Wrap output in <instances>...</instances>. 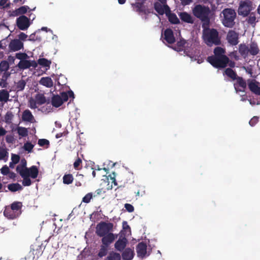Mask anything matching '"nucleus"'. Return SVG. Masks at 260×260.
I'll list each match as a JSON object with an SVG mask.
<instances>
[{
	"instance_id": "f257e3e1",
	"label": "nucleus",
	"mask_w": 260,
	"mask_h": 260,
	"mask_svg": "<svg viewBox=\"0 0 260 260\" xmlns=\"http://www.w3.org/2000/svg\"><path fill=\"white\" fill-rule=\"evenodd\" d=\"M192 11L193 15L204 24L209 23L211 10L208 6L198 4L195 5Z\"/></svg>"
},
{
	"instance_id": "f03ea898",
	"label": "nucleus",
	"mask_w": 260,
	"mask_h": 260,
	"mask_svg": "<svg viewBox=\"0 0 260 260\" xmlns=\"http://www.w3.org/2000/svg\"><path fill=\"white\" fill-rule=\"evenodd\" d=\"M203 39L208 46L219 45L221 44L220 37L218 31L214 28H208L203 30Z\"/></svg>"
},
{
	"instance_id": "7ed1b4c3",
	"label": "nucleus",
	"mask_w": 260,
	"mask_h": 260,
	"mask_svg": "<svg viewBox=\"0 0 260 260\" xmlns=\"http://www.w3.org/2000/svg\"><path fill=\"white\" fill-rule=\"evenodd\" d=\"M221 22L223 26L232 28L235 25V19L237 14L235 10L232 8H225L222 12Z\"/></svg>"
},
{
	"instance_id": "20e7f679",
	"label": "nucleus",
	"mask_w": 260,
	"mask_h": 260,
	"mask_svg": "<svg viewBox=\"0 0 260 260\" xmlns=\"http://www.w3.org/2000/svg\"><path fill=\"white\" fill-rule=\"evenodd\" d=\"M207 60L213 67L223 69L228 66L229 58L228 56H208Z\"/></svg>"
},
{
	"instance_id": "39448f33",
	"label": "nucleus",
	"mask_w": 260,
	"mask_h": 260,
	"mask_svg": "<svg viewBox=\"0 0 260 260\" xmlns=\"http://www.w3.org/2000/svg\"><path fill=\"white\" fill-rule=\"evenodd\" d=\"M193 43L192 40H185L183 38L180 39L177 42V44L173 47L175 50L180 52L184 51L187 55L191 57L190 53V48L192 46Z\"/></svg>"
},
{
	"instance_id": "423d86ee",
	"label": "nucleus",
	"mask_w": 260,
	"mask_h": 260,
	"mask_svg": "<svg viewBox=\"0 0 260 260\" xmlns=\"http://www.w3.org/2000/svg\"><path fill=\"white\" fill-rule=\"evenodd\" d=\"M253 3L250 0L242 1L239 3L238 14L243 17L248 16L253 10Z\"/></svg>"
},
{
	"instance_id": "0eeeda50",
	"label": "nucleus",
	"mask_w": 260,
	"mask_h": 260,
	"mask_svg": "<svg viewBox=\"0 0 260 260\" xmlns=\"http://www.w3.org/2000/svg\"><path fill=\"white\" fill-rule=\"evenodd\" d=\"M113 228V224L112 223L102 221L97 224L95 233L98 236L101 237L108 233H112Z\"/></svg>"
},
{
	"instance_id": "6e6552de",
	"label": "nucleus",
	"mask_w": 260,
	"mask_h": 260,
	"mask_svg": "<svg viewBox=\"0 0 260 260\" xmlns=\"http://www.w3.org/2000/svg\"><path fill=\"white\" fill-rule=\"evenodd\" d=\"M30 24V18L25 15L20 16L16 19V25L20 30H25L27 29Z\"/></svg>"
},
{
	"instance_id": "1a4fd4ad",
	"label": "nucleus",
	"mask_w": 260,
	"mask_h": 260,
	"mask_svg": "<svg viewBox=\"0 0 260 260\" xmlns=\"http://www.w3.org/2000/svg\"><path fill=\"white\" fill-rule=\"evenodd\" d=\"M127 243L128 240L125 237L123 231H121L120 232V236L118 240L115 243V248L116 250L121 252L125 248Z\"/></svg>"
},
{
	"instance_id": "9d476101",
	"label": "nucleus",
	"mask_w": 260,
	"mask_h": 260,
	"mask_svg": "<svg viewBox=\"0 0 260 260\" xmlns=\"http://www.w3.org/2000/svg\"><path fill=\"white\" fill-rule=\"evenodd\" d=\"M101 237L102 244L110 247V245L117 238L118 235L110 233Z\"/></svg>"
},
{
	"instance_id": "9b49d317",
	"label": "nucleus",
	"mask_w": 260,
	"mask_h": 260,
	"mask_svg": "<svg viewBox=\"0 0 260 260\" xmlns=\"http://www.w3.org/2000/svg\"><path fill=\"white\" fill-rule=\"evenodd\" d=\"M238 36V34L235 30H230L228 31L226 35V40L230 45L235 46L239 43Z\"/></svg>"
},
{
	"instance_id": "f8f14e48",
	"label": "nucleus",
	"mask_w": 260,
	"mask_h": 260,
	"mask_svg": "<svg viewBox=\"0 0 260 260\" xmlns=\"http://www.w3.org/2000/svg\"><path fill=\"white\" fill-rule=\"evenodd\" d=\"M236 82L234 83V88L237 92H243L247 86L246 81L242 77L238 76L236 79Z\"/></svg>"
},
{
	"instance_id": "ddd939ff",
	"label": "nucleus",
	"mask_w": 260,
	"mask_h": 260,
	"mask_svg": "<svg viewBox=\"0 0 260 260\" xmlns=\"http://www.w3.org/2000/svg\"><path fill=\"white\" fill-rule=\"evenodd\" d=\"M154 9L157 13L160 15H162L165 13L168 14L170 13V7L168 5H164L159 2L154 3Z\"/></svg>"
},
{
	"instance_id": "4468645a",
	"label": "nucleus",
	"mask_w": 260,
	"mask_h": 260,
	"mask_svg": "<svg viewBox=\"0 0 260 260\" xmlns=\"http://www.w3.org/2000/svg\"><path fill=\"white\" fill-rule=\"evenodd\" d=\"M23 48V43L18 39L11 40L9 45V48L11 51L15 52L19 51Z\"/></svg>"
},
{
	"instance_id": "2eb2a0df",
	"label": "nucleus",
	"mask_w": 260,
	"mask_h": 260,
	"mask_svg": "<svg viewBox=\"0 0 260 260\" xmlns=\"http://www.w3.org/2000/svg\"><path fill=\"white\" fill-rule=\"evenodd\" d=\"M248 86L249 90L253 93L257 95L260 94V87L258 82L255 80H248Z\"/></svg>"
},
{
	"instance_id": "dca6fc26",
	"label": "nucleus",
	"mask_w": 260,
	"mask_h": 260,
	"mask_svg": "<svg viewBox=\"0 0 260 260\" xmlns=\"http://www.w3.org/2000/svg\"><path fill=\"white\" fill-rule=\"evenodd\" d=\"M164 35V39L168 43L172 44L175 42L174 32L171 28H167L165 30Z\"/></svg>"
},
{
	"instance_id": "f3484780",
	"label": "nucleus",
	"mask_w": 260,
	"mask_h": 260,
	"mask_svg": "<svg viewBox=\"0 0 260 260\" xmlns=\"http://www.w3.org/2000/svg\"><path fill=\"white\" fill-rule=\"evenodd\" d=\"M180 19L183 22L193 24L194 22V19L191 15L186 12H182L179 13Z\"/></svg>"
},
{
	"instance_id": "a211bd4d",
	"label": "nucleus",
	"mask_w": 260,
	"mask_h": 260,
	"mask_svg": "<svg viewBox=\"0 0 260 260\" xmlns=\"http://www.w3.org/2000/svg\"><path fill=\"white\" fill-rule=\"evenodd\" d=\"M136 250L138 256H144L147 252V245L145 243L141 242L137 245Z\"/></svg>"
},
{
	"instance_id": "6ab92c4d",
	"label": "nucleus",
	"mask_w": 260,
	"mask_h": 260,
	"mask_svg": "<svg viewBox=\"0 0 260 260\" xmlns=\"http://www.w3.org/2000/svg\"><path fill=\"white\" fill-rule=\"evenodd\" d=\"M4 215L6 217L10 219L16 218L20 215L11 208H6L4 211Z\"/></svg>"
},
{
	"instance_id": "aec40b11",
	"label": "nucleus",
	"mask_w": 260,
	"mask_h": 260,
	"mask_svg": "<svg viewBox=\"0 0 260 260\" xmlns=\"http://www.w3.org/2000/svg\"><path fill=\"white\" fill-rule=\"evenodd\" d=\"M30 253H31L34 255L33 258H35V256L38 257L43 253L42 246L41 245H31L30 247Z\"/></svg>"
},
{
	"instance_id": "412c9836",
	"label": "nucleus",
	"mask_w": 260,
	"mask_h": 260,
	"mask_svg": "<svg viewBox=\"0 0 260 260\" xmlns=\"http://www.w3.org/2000/svg\"><path fill=\"white\" fill-rule=\"evenodd\" d=\"M26 170L29 174V177H31L33 179H35L38 177L39 170L37 166H32L29 168H26L23 172L26 171Z\"/></svg>"
},
{
	"instance_id": "4be33fe9",
	"label": "nucleus",
	"mask_w": 260,
	"mask_h": 260,
	"mask_svg": "<svg viewBox=\"0 0 260 260\" xmlns=\"http://www.w3.org/2000/svg\"><path fill=\"white\" fill-rule=\"evenodd\" d=\"M39 83L48 88H50L53 85V80L49 77L41 78L39 81Z\"/></svg>"
},
{
	"instance_id": "5701e85b",
	"label": "nucleus",
	"mask_w": 260,
	"mask_h": 260,
	"mask_svg": "<svg viewBox=\"0 0 260 260\" xmlns=\"http://www.w3.org/2000/svg\"><path fill=\"white\" fill-rule=\"evenodd\" d=\"M21 177L23 179L22 181V184L24 186H30L31 184V181L29 177V174L26 171L21 172V173H19Z\"/></svg>"
},
{
	"instance_id": "b1692460",
	"label": "nucleus",
	"mask_w": 260,
	"mask_h": 260,
	"mask_svg": "<svg viewBox=\"0 0 260 260\" xmlns=\"http://www.w3.org/2000/svg\"><path fill=\"white\" fill-rule=\"evenodd\" d=\"M110 247L101 244L99 247V250L97 254L98 257L102 258L107 255Z\"/></svg>"
},
{
	"instance_id": "393cba45",
	"label": "nucleus",
	"mask_w": 260,
	"mask_h": 260,
	"mask_svg": "<svg viewBox=\"0 0 260 260\" xmlns=\"http://www.w3.org/2000/svg\"><path fill=\"white\" fill-rule=\"evenodd\" d=\"M62 104L61 97H60V95L58 94L53 95L51 98V104L54 107H59L62 105Z\"/></svg>"
},
{
	"instance_id": "a878e982",
	"label": "nucleus",
	"mask_w": 260,
	"mask_h": 260,
	"mask_svg": "<svg viewBox=\"0 0 260 260\" xmlns=\"http://www.w3.org/2000/svg\"><path fill=\"white\" fill-rule=\"evenodd\" d=\"M239 52L240 55L244 58H246L248 57V46L245 44H241L239 45Z\"/></svg>"
},
{
	"instance_id": "bb28decb",
	"label": "nucleus",
	"mask_w": 260,
	"mask_h": 260,
	"mask_svg": "<svg viewBox=\"0 0 260 260\" xmlns=\"http://www.w3.org/2000/svg\"><path fill=\"white\" fill-rule=\"evenodd\" d=\"M123 251L122 256L124 260H131L133 258L134 252L131 248H125Z\"/></svg>"
},
{
	"instance_id": "cd10ccee",
	"label": "nucleus",
	"mask_w": 260,
	"mask_h": 260,
	"mask_svg": "<svg viewBox=\"0 0 260 260\" xmlns=\"http://www.w3.org/2000/svg\"><path fill=\"white\" fill-rule=\"evenodd\" d=\"M223 75H226L233 80H235L238 76L237 73L231 68H226L223 72Z\"/></svg>"
},
{
	"instance_id": "c85d7f7f",
	"label": "nucleus",
	"mask_w": 260,
	"mask_h": 260,
	"mask_svg": "<svg viewBox=\"0 0 260 260\" xmlns=\"http://www.w3.org/2000/svg\"><path fill=\"white\" fill-rule=\"evenodd\" d=\"M248 52L251 55L255 56L259 53L257 44L255 42H251L248 47Z\"/></svg>"
},
{
	"instance_id": "c756f323",
	"label": "nucleus",
	"mask_w": 260,
	"mask_h": 260,
	"mask_svg": "<svg viewBox=\"0 0 260 260\" xmlns=\"http://www.w3.org/2000/svg\"><path fill=\"white\" fill-rule=\"evenodd\" d=\"M22 119L24 121L31 122L34 119V116L29 110H25L22 115Z\"/></svg>"
},
{
	"instance_id": "7c9ffc66",
	"label": "nucleus",
	"mask_w": 260,
	"mask_h": 260,
	"mask_svg": "<svg viewBox=\"0 0 260 260\" xmlns=\"http://www.w3.org/2000/svg\"><path fill=\"white\" fill-rule=\"evenodd\" d=\"M166 15L168 16L169 22L172 24H177L179 23V19L178 18V17H177L175 13H172L171 12L170 9V13Z\"/></svg>"
},
{
	"instance_id": "2f4dec72",
	"label": "nucleus",
	"mask_w": 260,
	"mask_h": 260,
	"mask_svg": "<svg viewBox=\"0 0 260 260\" xmlns=\"http://www.w3.org/2000/svg\"><path fill=\"white\" fill-rule=\"evenodd\" d=\"M9 92L6 89L0 90V102H7L9 101Z\"/></svg>"
},
{
	"instance_id": "473e14b6",
	"label": "nucleus",
	"mask_w": 260,
	"mask_h": 260,
	"mask_svg": "<svg viewBox=\"0 0 260 260\" xmlns=\"http://www.w3.org/2000/svg\"><path fill=\"white\" fill-rule=\"evenodd\" d=\"M29 9V7L27 6H21L15 10L14 12V15H24V14H25Z\"/></svg>"
},
{
	"instance_id": "72a5a7b5",
	"label": "nucleus",
	"mask_w": 260,
	"mask_h": 260,
	"mask_svg": "<svg viewBox=\"0 0 260 260\" xmlns=\"http://www.w3.org/2000/svg\"><path fill=\"white\" fill-rule=\"evenodd\" d=\"M22 207V204L20 202H14L11 205V208L14 211L20 215L21 209Z\"/></svg>"
},
{
	"instance_id": "f704fd0d",
	"label": "nucleus",
	"mask_w": 260,
	"mask_h": 260,
	"mask_svg": "<svg viewBox=\"0 0 260 260\" xmlns=\"http://www.w3.org/2000/svg\"><path fill=\"white\" fill-rule=\"evenodd\" d=\"M246 21L248 24H251L253 26H254L256 22H257L256 20V15L254 12L250 13L246 19Z\"/></svg>"
},
{
	"instance_id": "c9c22d12",
	"label": "nucleus",
	"mask_w": 260,
	"mask_h": 260,
	"mask_svg": "<svg viewBox=\"0 0 260 260\" xmlns=\"http://www.w3.org/2000/svg\"><path fill=\"white\" fill-rule=\"evenodd\" d=\"M7 187L8 189L12 192H15L23 189L22 186L18 183L9 184Z\"/></svg>"
},
{
	"instance_id": "e433bc0d",
	"label": "nucleus",
	"mask_w": 260,
	"mask_h": 260,
	"mask_svg": "<svg viewBox=\"0 0 260 260\" xmlns=\"http://www.w3.org/2000/svg\"><path fill=\"white\" fill-rule=\"evenodd\" d=\"M121 256L118 253L111 252L104 260H120Z\"/></svg>"
},
{
	"instance_id": "4c0bfd02",
	"label": "nucleus",
	"mask_w": 260,
	"mask_h": 260,
	"mask_svg": "<svg viewBox=\"0 0 260 260\" xmlns=\"http://www.w3.org/2000/svg\"><path fill=\"white\" fill-rule=\"evenodd\" d=\"M35 99L39 105H42L46 102V97L42 93H38L35 95Z\"/></svg>"
},
{
	"instance_id": "58836bf2",
	"label": "nucleus",
	"mask_w": 260,
	"mask_h": 260,
	"mask_svg": "<svg viewBox=\"0 0 260 260\" xmlns=\"http://www.w3.org/2000/svg\"><path fill=\"white\" fill-rule=\"evenodd\" d=\"M38 63L42 67L49 68L51 63V61L46 58H42L38 59Z\"/></svg>"
},
{
	"instance_id": "ea45409f",
	"label": "nucleus",
	"mask_w": 260,
	"mask_h": 260,
	"mask_svg": "<svg viewBox=\"0 0 260 260\" xmlns=\"http://www.w3.org/2000/svg\"><path fill=\"white\" fill-rule=\"evenodd\" d=\"M26 168H27L26 167V160L23 158L21 161V164L17 166L16 170L18 173H21V172L25 170Z\"/></svg>"
},
{
	"instance_id": "a19ab883",
	"label": "nucleus",
	"mask_w": 260,
	"mask_h": 260,
	"mask_svg": "<svg viewBox=\"0 0 260 260\" xmlns=\"http://www.w3.org/2000/svg\"><path fill=\"white\" fill-rule=\"evenodd\" d=\"M224 50L220 47H217L214 49V55L211 56H227L224 55Z\"/></svg>"
},
{
	"instance_id": "79ce46f5",
	"label": "nucleus",
	"mask_w": 260,
	"mask_h": 260,
	"mask_svg": "<svg viewBox=\"0 0 260 260\" xmlns=\"http://www.w3.org/2000/svg\"><path fill=\"white\" fill-rule=\"evenodd\" d=\"M63 183L65 184H71L73 180L74 177L72 174H65L62 178Z\"/></svg>"
},
{
	"instance_id": "37998d69",
	"label": "nucleus",
	"mask_w": 260,
	"mask_h": 260,
	"mask_svg": "<svg viewBox=\"0 0 260 260\" xmlns=\"http://www.w3.org/2000/svg\"><path fill=\"white\" fill-rule=\"evenodd\" d=\"M19 68L22 69H26L30 67V61L28 60H20L18 64Z\"/></svg>"
},
{
	"instance_id": "c03bdc74",
	"label": "nucleus",
	"mask_w": 260,
	"mask_h": 260,
	"mask_svg": "<svg viewBox=\"0 0 260 260\" xmlns=\"http://www.w3.org/2000/svg\"><path fill=\"white\" fill-rule=\"evenodd\" d=\"M40 32V30L39 29L38 31L31 34L29 37L28 40L31 41L40 42L42 40V38L41 36L37 35L38 33H39Z\"/></svg>"
},
{
	"instance_id": "a18cd8bd",
	"label": "nucleus",
	"mask_w": 260,
	"mask_h": 260,
	"mask_svg": "<svg viewBox=\"0 0 260 260\" xmlns=\"http://www.w3.org/2000/svg\"><path fill=\"white\" fill-rule=\"evenodd\" d=\"M13 117V113L11 111H8L5 115V122L8 124L12 123Z\"/></svg>"
},
{
	"instance_id": "49530a36",
	"label": "nucleus",
	"mask_w": 260,
	"mask_h": 260,
	"mask_svg": "<svg viewBox=\"0 0 260 260\" xmlns=\"http://www.w3.org/2000/svg\"><path fill=\"white\" fill-rule=\"evenodd\" d=\"M9 63L7 60H3L0 62V72H7L9 69Z\"/></svg>"
},
{
	"instance_id": "de8ad7c7",
	"label": "nucleus",
	"mask_w": 260,
	"mask_h": 260,
	"mask_svg": "<svg viewBox=\"0 0 260 260\" xmlns=\"http://www.w3.org/2000/svg\"><path fill=\"white\" fill-rule=\"evenodd\" d=\"M17 130L18 135L22 137H25L28 135L27 129L24 127L19 126Z\"/></svg>"
},
{
	"instance_id": "09e8293b",
	"label": "nucleus",
	"mask_w": 260,
	"mask_h": 260,
	"mask_svg": "<svg viewBox=\"0 0 260 260\" xmlns=\"http://www.w3.org/2000/svg\"><path fill=\"white\" fill-rule=\"evenodd\" d=\"M26 85V82L23 80H21L19 81L16 84V89L17 91H22L23 90Z\"/></svg>"
},
{
	"instance_id": "8fccbe9b",
	"label": "nucleus",
	"mask_w": 260,
	"mask_h": 260,
	"mask_svg": "<svg viewBox=\"0 0 260 260\" xmlns=\"http://www.w3.org/2000/svg\"><path fill=\"white\" fill-rule=\"evenodd\" d=\"M8 156V152L6 148L0 147V160L5 159Z\"/></svg>"
},
{
	"instance_id": "3c124183",
	"label": "nucleus",
	"mask_w": 260,
	"mask_h": 260,
	"mask_svg": "<svg viewBox=\"0 0 260 260\" xmlns=\"http://www.w3.org/2000/svg\"><path fill=\"white\" fill-rule=\"evenodd\" d=\"M34 147V145L32 144L30 142H27L24 143L23 148L25 151H27L28 152H31L32 150Z\"/></svg>"
},
{
	"instance_id": "603ef678",
	"label": "nucleus",
	"mask_w": 260,
	"mask_h": 260,
	"mask_svg": "<svg viewBox=\"0 0 260 260\" xmlns=\"http://www.w3.org/2000/svg\"><path fill=\"white\" fill-rule=\"evenodd\" d=\"M28 103H29V107L31 109H35L37 108V104H37V102L35 99H34L32 98H31L28 101Z\"/></svg>"
},
{
	"instance_id": "864d4df0",
	"label": "nucleus",
	"mask_w": 260,
	"mask_h": 260,
	"mask_svg": "<svg viewBox=\"0 0 260 260\" xmlns=\"http://www.w3.org/2000/svg\"><path fill=\"white\" fill-rule=\"evenodd\" d=\"M92 197H93L92 193H88L83 197L82 199V202L85 203H88L90 202Z\"/></svg>"
},
{
	"instance_id": "5fc2aeb1",
	"label": "nucleus",
	"mask_w": 260,
	"mask_h": 260,
	"mask_svg": "<svg viewBox=\"0 0 260 260\" xmlns=\"http://www.w3.org/2000/svg\"><path fill=\"white\" fill-rule=\"evenodd\" d=\"M49 141L45 139H41L38 140V144L40 146H44L47 145V148L49 146Z\"/></svg>"
},
{
	"instance_id": "6e6d98bb",
	"label": "nucleus",
	"mask_w": 260,
	"mask_h": 260,
	"mask_svg": "<svg viewBox=\"0 0 260 260\" xmlns=\"http://www.w3.org/2000/svg\"><path fill=\"white\" fill-rule=\"evenodd\" d=\"M82 164V160L80 158L78 157V158L76 160V161L74 162L73 165L74 168L75 170H78L80 169V166L81 164Z\"/></svg>"
},
{
	"instance_id": "4d7b16f0",
	"label": "nucleus",
	"mask_w": 260,
	"mask_h": 260,
	"mask_svg": "<svg viewBox=\"0 0 260 260\" xmlns=\"http://www.w3.org/2000/svg\"><path fill=\"white\" fill-rule=\"evenodd\" d=\"M105 192H106V191L104 190V189L103 188H99L94 191V192L93 194V197H96L98 196H100L103 194H104Z\"/></svg>"
},
{
	"instance_id": "13d9d810",
	"label": "nucleus",
	"mask_w": 260,
	"mask_h": 260,
	"mask_svg": "<svg viewBox=\"0 0 260 260\" xmlns=\"http://www.w3.org/2000/svg\"><path fill=\"white\" fill-rule=\"evenodd\" d=\"M11 160L13 164H17L20 160V156L17 154H12Z\"/></svg>"
},
{
	"instance_id": "bf43d9fd",
	"label": "nucleus",
	"mask_w": 260,
	"mask_h": 260,
	"mask_svg": "<svg viewBox=\"0 0 260 260\" xmlns=\"http://www.w3.org/2000/svg\"><path fill=\"white\" fill-rule=\"evenodd\" d=\"M9 0H0V6L3 8H7L10 7V3H8Z\"/></svg>"
},
{
	"instance_id": "052dcab7",
	"label": "nucleus",
	"mask_w": 260,
	"mask_h": 260,
	"mask_svg": "<svg viewBox=\"0 0 260 260\" xmlns=\"http://www.w3.org/2000/svg\"><path fill=\"white\" fill-rule=\"evenodd\" d=\"M27 55L25 53H17L16 54V57L17 59H20L21 60H24L26 57Z\"/></svg>"
},
{
	"instance_id": "680f3d73",
	"label": "nucleus",
	"mask_w": 260,
	"mask_h": 260,
	"mask_svg": "<svg viewBox=\"0 0 260 260\" xmlns=\"http://www.w3.org/2000/svg\"><path fill=\"white\" fill-rule=\"evenodd\" d=\"M6 141L9 144H13L15 141V139L13 135H8L6 137Z\"/></svg>"
},
{
	"instance_id": "e2e57ef3",
	"label": "nucleus",
	"mask_w": 260,
	"mask_h": 260,
	"mask_svg": "<svg viewBox=\"0 0 260 260\" xmlns=\"http://www.w3.org/2000/svg\"><path fill=\"white\" fill-rule=\"evenodd\" d=\"M60 97H61V100L62 101V103L63 102H66L69 99V95L67 92H62L60 93Z\"/></svg>"
},
{
	"instance_id": "0e129e2a",
	"label": "nucleus",
	"mask_w": 260,
	"mask_h": 260,
	"mask_svg": "<svg viewBox=\"0 0 260 260\" xmlns=\"http://www.w3.org/2000/svg\"><path fill=\"white\" fill-rule=\"evenodd\" d=\"M10 169L6 165L3 166L1 169V173L4 175H7L9 174Z\"/></svg>"
},
{
	"instance_id": "69168bd1",
	"label": "nucleus",
	"mask_w": 260,
	"mask_h": 260,
	"mask_svg": "<svg viewBox=\"0 0 260 260\" xmlns=\"http://www.w3.org/2000/svg\"><path fill=\"white\" fill-rule=\"evenodd\" d=\"M124 207L128 212H132L134 211V206L130 204L126 203L124 205Z\"/></svg>"
},
{
	"instance_id": "338daca9",
	"label": "nucleus",
	"mask_w": 260,
	"mask_h": 260,
	"mask_svg": "<svg viewBox=\"0 0 260 260\" xmlns=\"http://www.w3.org/2000/svg\"><path fill=\"white\" fill-rule=\"evenodd\" d=\"M258 117H257L256 116H254L249 121V123L251 126H253L255 125V124L258 122Z\"/></svg>"
},
{
	"instance_id": "774afa93",
	"label": "nucleus",
	"mask_w": 260,
	"mask_h": 260,
	"mask_svg": "<svg viewBox=\"0 0 260 260\" xmlns=\"http://www.w3.org/2000/svg\"><path fill=\"white\" fill-rule=\"evenodd\" d=\"M19 39L20 41H25L27 38V35L24 34V32H21L18 35Z\"/></svg>"
}]
</instances>
